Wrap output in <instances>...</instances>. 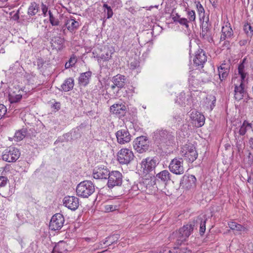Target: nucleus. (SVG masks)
Segmentation results:
<instances>
[{"label": "nucleus", "mask_w": 253, "mask_h": 253, "mask_svg": "<svg viewBox=\"0 0 253 253\" xmlns=\"http://www.w3.org/2000/svg\"><path fill=\"white\" fill-rule=\"evenodd\" d=\"M174 136L172 131L162 128L157 129L152 134V138L158 147L161 149L169 145L173 141Z\"/></svg>", "instance_id": "1"}, {"label": "nucleus", "mask_w": 253, "mask_h": 253, "mask_svg": "<svg viewBox=\"0 0 253 253\" xmlns=\"http://www.w3.org/2000/svg\"><path fill=\"white\" fill-rule=\"evenodd\" d=\"M95 191V186L90 180L81 182L76 187L77 195L84 198H87Z\"/></svg>", "instance_id": "2"}, {"label": "nucleus", "mask_w": 253, "mask_h": 253, "mask_svg": "<svg viewBox=\"0 0 253 253\" xmlns=\"http://www.w3.org/2000/svg\"><path fill=\"white\" fill-rule=\"evenodd\" d=\"M180 154L185 160L190 162H194L198 157L195 147L190 143L186 144L181 148Z\"/></svg>", "instance_id": "3"}, {"label": "nucleus", "mask_w": 253, "mask_h": 253, "mask_svg": "<svg viewBox=\"0 0 253 253\" xmlns=\"http://www.w3.org/2000/svg\"><path fill=\"white\" fill-rule=\"evenodd\" d=\"M169 168L170 172L176 174H182L184 172L183 160L182 158L177 157L173 159L170 162Z\"/></svg>", "instance_id": "4"}, {"label": "nucleus", "mask_w": 253, "mask_h": 253, "mask_svg": "<svg viewBox=\"0 0 253 253\" xmlns=\"http://www.w3.org/2000/svg\"><path fill=\"white\" fill-rule=\"evenodd\" d=\"M133 147L139 153L146 152L149 148V142L146 136L137 137L133 141Z\"/></svg>", "instance_id": "5"}, {"label": "nucleus", "mask_w": 253, "mask_h": 253, "mask_svg": "<svg viewBox=\"0 0 253 253\" xmlns=\"http://www.w3.org/2000/svg\"><path fill=\"white\" fill-rule=\"evenodd\" d=\"M159 164V160L157 157H148L143 159L141 162V168L143 169V172L146 174L154 170L157 165Z\"/></svg>", "instance_id": "6"}, {"label": "nucleus", "mask_w": 253, "mask_h": 253, "mask_svg": "<svg viewBox=\"0 0 253 253\" xmlns=\"http://www.w3.org/2000/svg\"><path fill=\"white\" fill-rule=\"evenodd\" d=\"M108 179L107 186L110 189L121 186L123 182L122 174L117 170L111 172Z\"/></svg>", "instance_id": "7"}, {"label": "nucleus", "mask_w": 253, "mask_h": 253, "mask_svg": "<svg viewBox=\"0 0 253 253\" xmlns=\"http://www.w3.org/2000/svg\"><path fill=\"white\" fill-rule=\"evenodd\" d=\"M112 82L113 84L111 86V89L114 94H115L125 86L126 83V78L125 76L118 74L113 77Z\"/></svg>", "instance_id": "8"}, {"label": "nucleus", "mask_w": 253, "mask_h": 253, "mask_svg": "<svg viewBox=\"0 0 253 253\" xmlns=\"http://www.w3.org/2000/svg\"><path fill=\"white\" fill-rule=\"evenodd\" d=\"M20 156L19 150L15 147H9L5 150L2 156V160L9 162H15Z\"/></svg>", "instance_id": "9"}, {"label": "nucleus", "mask_w": 253, "mask_h": 253, "mask_svg": "<svg viewBox=\"0 0 253 253\" xmlns=\"http://www.w3.org/2000/svg\"><path fill=\"white\" fill-rule=\"evenodd\" d=\"M118 161L121 164H127L134 158L133 152L129 149L125 148L121 149L118 153Z\"/></svg>", "instance_id": "10"}, {"label": "nucleus", "mask_w": 253, "mask_h": 253, "mask_svg": "<svg viewBox=\"0 0 253 253\" xmlns=\"http://www.w3.org/2000/svg\"><path fill=\"white\" fill-rule=\"evenodd\" d=\"M200 37L203 40L208 42L211 43L213 42L212 32L211 31V25L208 22H206L205 23L203 22Z\"/></svg>", "instance_id": "11"}, {"label": "nucleus", "mask_w": 253, "mask_h": 253, "mask_svg": "<svg viewBox=\"0 0 253 253\" xmlns=\"http://www.w3.org/2000/svg\"><path fill=\"white\" fill-rule=\"evenodd\" d=\"M64 222V217L60 213H56L52 216L49 225L51 230H60L63 226Z\"/></svg>", "instance_id": "12"}, {"label": "nucleus", "mask_w": 253, "mask_h": 253, "mask_svg": "<svg viewBox=\"0 0 253 253\" xmlns=\"http://www.w3.org/2000/svg\"><path fill=\"white\" fill-rule=\"evenodd\" d=\"M117 141L121 144L129 142L131 140V135L127 128L122 129L116 133Z\"/></svg>", "instance_id": "13"}, {"label": "nucleus", "mask_w": 253, "mask_h": 253, "mask_svg": "<svg viewBox=\"0 0 253 253\" xmlns=\"http://www.w3.org/2000/svg\"><path fill=\"white\" fill-rule=\"evenodd\" d=\"M190 118L192 121V124L195 126L200 127L204 126L205 118L201 113L195 110L193 111L190 114Z\"/></svg>", "instance_id": "14"}, {"label": "nucleus", "mask_w": 253, "mask_h": 253, "mask_svg": "<svg viewBox=\"0 0 253 253\" xmlns=\"http://www.w3.org/2000/svg\"><path fill=\"white\" fill-rule=\"evenodd\" d=\"M63 204L69 209L75 211L79 207V199L75 196H66L63 199Z\"/></svg>", "instance_id": "15"}, {"label": "nucleus", "mask_w": 253, "mask_h": 253, "mask_svg": "<svg viewBox=\"0 0 253 253\" xmlns=\"http://www.w3.org/2000/svg\"><path fill=\"white\" fill-rule=\"evenodd\" d=\"M126 106L122 104H115L110 107V112L119 118L124 117L126 113Z\"/></svg>", "instance_id": "16"}, {"label": "nucleus", "mask_w": 253, "mask_h": 253, "mask_svg": "<svg viewBox=\"0 0 253 253\" xmlns=\"http://www.w3.org/2000/svg\"><path fill=\"white\" fill-rule=\"evenodd\" d=\"M234 97L236 101H240L243 98L246 94V91L244 88L243 83H240L239 85L234 84Z\"/></svg>", "instance_id": "17"}, {"label": "nucleus", "mask_w": 253, "mask_h": 253, "mask_svg": "<svg viewBox=\"0 0 253 253\" xmlns=\"http://www.w3.org/2000/svg\"><path fill=\"white\" fill-rule=\"evenodd\" d=\"M110 172L109 170L104 167H99L94 170L93 177L95 179H107Z\"/></svg>", "instance_id": "18"}, {"label": "nucleus", "mask_w": 253, "mask_h": 253, "mask_svg": "<svg viewBox=\"0 0 253 253\" xmlns=\"http://www.w3.org/2000/svg\"><path fill=\"white\" fill-rule=\"evenodd\" d=\"M230 65L222 63L218 67V75L221 81L225 80L229 73Z\"/></svg>", "instance_id": "19"}, {"label": "nucleus", "mask_w": 253, "mask_h": 253, "mask_svg": "<svg viewBox=\"0 0 253 253\" xmlns=\"http://www.w3.org/2000/svg\"><path fill=\"white\" fill-rule=\"evenodd\" d=\"M207 56L205 51L199 48L196 52L194 63L197 66L202 65L207 61Z\"/></svg>", "instance_id": "20"}, {"label": "nucleus", "mask_w": 253, "mask_h": 253, "mask_svg": "<svg viewBox=\"0 0 253 253\" xmlns=\"http://www.w3.org/2000/svg\"><path fill=\"white\" fill-rule=\"evenodd\" d=\"M172 242L175 243L176 246H180L183 242L186 241V238L178 231L173 232L169 236Z\"/></svg>", "instance_id": "21"}, {"label": "nucleus", "mask_w": 253, "mask_h": 253, "mask_svg": "<svg viewBox=\"0 0 253 253\" xmlns=\"http://www.w3.org/2000/svg\"><path fill=\"white\" fill-rule=\"evenodd\" d=\"M207 219L204 217L199 216L197 217L195 221H194L192 224H194L195 226H200V234L203 235L206 231V223Z\"/></svg>", "instance_id": "22"}, {"label": "nucleus", "mask_w": 253, "mask_h": 253, "mask_svg": "<svg viewBox=\"0 0 253 253\" xmlns=\"http://www.w3.org/2000/svg\"><path fill=\"white\" fill-rule=\"evenodd\" d=\"M92 72L90 71L81 74L79 78V84L80 85L85 86L89 82Z\"/></svg>", "instance_id": "23"}, {"label": "nucleus", "mask_w": 253, "mask_h": 253, "mask_svg": "<svg viewBox=\"0 0 253 253\" xmlns=\"http://www.w3.org/2000/svg\"><path fill=\"white\" fill-rule=\"evenodd\" d=\"M194 227V224H186L180 228L178 231L180 232L186 239L193 232Z\"/></svg>", "instance_id": "24"}, {"label": "nucleus", "mask_w": 253, "mask_h": 253, "mask_svg": "<svg viewBox=\"0 0 253 253\" xmlns=\"http://www.w3.org/2000/svg\"><path fill=\"white\" fill-rule=\"evenodd\" d=\"M74 80L72 78L66 79L61 85V90L65 92L69 91L73 88Z\"/></svg>", "instance_id": "25"}, {"label": "nucleus", "mask_w": 253, "mask_h": 253, "mask_svg": "<svg viewBox=\"0 0 253 253\" xmlns=\"http://www.w3.org/2000/svg\"><path fill=\"white\" fill-rule=\"evenodd\" d=\"M170 174L167 170H164L157 173L156 175V179H161L164 182H167L170 180Z\"/></svg>", "instance_id": "26"}, {"label": "nucleus", "mask_w": 253, "mask_h": 253, "mask_svg": "<svg viewBox=\"0 0 253 253\" xmlns=\"http://www.w3.org/2000/svg\"><path fill=\"white\" fill-rule=\"evenodd\" d=\"M120 238V236L118 234H114L111 236H109L105 238L104 241H102L101 242V245H105L109 246H110L115 243H116Z\"/></svg>", "instance_id": "27"}, {"label": "nucleus", "mask_w": 253, "mask_h": 253, "mask_svg": "<svg viewBox=\"0 0 253 253\" xmlns=\"http://www.w3.org/2000/svg\"><path fill=\"white\" fill-rule=\"evenodd\" d=\"M65 25L67 29L70 31H73L77 29L79 26V23L74 19H67L65 21Z\"/></svg>", "instance_id": "28"}, {"label": "nucleus", "mask_w": 253, "mask_h": 253, "mask_svg": "<svg viewBox=\"0 0 253 253\" xmlns=\"http://www.w3.org/2000/svg\"><path fill=\"white\" fill-rule=\"evenodd\" d=\"M66 244L63 242H60L54 247L52 253H66Z\"/></svg>", "instance_id": "29"}, {"label": "nucleus", "mask_w": 253, "mask_h": 253, "mask_svg": "<svg viewBox=\"0 0 253 253\" xmlns=\"http://www.w3.org/2000/svg\"><path fill=\"white\" fill-rule=\"evenodd\" d=\"M39 10V5L36 2H32L28 8V13L30 16H34L38 13Z\"/></svg>", "instance_id": "30"}, {"label": "nucleus", "mask_w": 253, "mask_h": 253, "mask_svg": "<svg viewBox=\"0 0 253 253\" xmlns=\"http://www.w3.org/2000/svg\"><path fill=\"white\" fill-rule=\"evenodd\" d=\"M26 132V130L25 129L17 131L15 133L14 139L17 141L22 140L25 137Z\"/></svg>", "instance_id": "31"}, {"label": "nucleus", "mask_w": 253, "mask_h": 253, "mask_svg": "<svg viewBox=\"0 0 253 253\" xmlns=\"http://www.w3.org/2000/svg\"><path fill=\"white\" fill-rule=\"evenodd\" d=\"M179 246H176L174 248V251H169V253H191L190 250L186 247L179 248Z\"/></svg>", "instance_id": "32"}, {"label": "nucleus", "mask_w": 253, "mask_h": 253, "mask_svg": "<svg viewBox=\"0 0 253 253\" xmlns=\"http://www.w3.org/2000/svg\"><path fill=\"white\" fill-rule=\"evenodd\" d=\"M248 126L251 127V124L246 121H244L239 130L240 136H244L246 133Z\"/></svg>", "instance_id": "33"}, {"label": "nucleus", "mask_w": 253, "mask_h": 253, "mask_svg": "<svg viewBox=\"0 0 253 253\" xmlns=\"http://www.w3.org/2000/svg\"><path fill=\"white\" fill-rule=\"evenodd\" d=\"M236 145L238 151L242 150L244 147V137L241 136H235Z\"/></svg>", "instance_id": "34"}, {"label": "nucleus", "mask_w": 253, "mask_h": 253, "mask_svg": "<svg viewBox=\"0 0 253 253\" xmlns=\"http://www.w3.org/2000/svg\"><path fill=\"white\" fill-rule=\"evenodd\" d=\"M221 33L227 36V38H231L233 35V32L230 26H225L222 28Z\"/></svg>", "instance_id": "35"}, {"label": "nucleus", "mask_w": 253, "mask_h": 253, "mask_svg": "<svg viewBox=\"0 0 253 253\" xmlns=\"http://www.w3.org/2000/svg\"><path fill=\"white\" fill-rule=\"evenodd\" d=\"M238 70L239 74L241 76V83H243V81L245 80L247 76V73L245 72V65H243V64H239Z\"/></svg>", "instance_id": "36"}, {"label": "nucleus", "mask_w": 253, "mask_h": 253, "mask_svg": "<svg viewBox=\"0 0 253 253\" xmlns=\"http://www.w3.org/2000/svg\"><path fill=\"white\" fill-rule=\"evenodd\" d=\"M228 226L232 230L240 231L243 229V226L242 225L233 221L229 222L228 223Z\"/></svg>", "instance_id": "37"}, {"label": "nucleus", "mask_w": 253, "mask_h": 253, "mask_svg": "<svg viewBox=\"0 0 253 253\" xmlns=\"http://www.w3.org/2000/svg\"><path fill=\"white\" fill-rule=\"evenodd\" d=\"M244 30L245 32L251 37L253 36V26L250 24L247 23L244 26Z\"/></svg>", "instance_id": "38"}, {"label": "nucleus", "mask_w": 253, "mask_h": 253, "mask_svg": "<svg viewBox=\"0 0 253 253\" xmlns=\"http://www.w3.org/2000/svg\"><path fill=\"white\" fill-rule=\"evenodd\" d=\"M187 15L188 18V21L189 23L195 21L196 14L194 10L188 9L187 10Z\"/></svg>", "instance_id": "39"}, {"label": "nucleus", "mask_w": 253, "mask_h": 253, "mask_svg": "<svg viewBox=\"0 0 253 253\" xmlns=\"http://www.w3.org/2000/svg\"><path fill=\"white\" fill-rule=\"evenodd\" d=\"M48 14L49 16V21L52 26H58L59 24V21L58 19H56L52 14L50 10L48 11Z\"/></svg>", "instance_id": "40"}, {"label": "nucleus", "mask_w": 253, "mask_h": 253, "mask_svg": "<svg viewBox=\"0 0 253 253\" xmlns=\"http://www.w3.org/2000/svg\"><path fill=\"white\" fill-rule=\"evenodd\" d=\"M118 209V207L112 204H106L104 205V210L106 212L113 211Z\"/></svg>", "instance_id": "41"}, {"label": "nucleus", "mask_w": 253, "mask_h": 253, "mask_svg": "<svg viewBox=\"0 0 253 253\" xmlns=\"http://www.w3.org/2000/svg\"><path fill=\"white\" fill-rule=\"evenodd\" d=\"M22 98V95L20 94L14 95H10L9 100L11 103H16L19 101Z\"/></svg>", "instance_id": "42"}, {"label": "nucleus", "mask_w": 253, "mask_h": 253, "mask_svg": "<svg viewBox=\"0 0 253 253\" xmlns=\"http://www.w3.org/2000/svg\"><path fill=\"white\" fill-rule=\"evenodd\" d=\"M94 57H96L99 61L100 59L103 60V61H108L109 60L112 56L111 55L109 54V53L107 52L105 54H102L101 56L96 55L94 56Z\"/></svg>", "instance_id": "43"}, {"label": "nucleus", "mask_w": 253, "mask_h": 253, "mask_svg": "<svg viewBox=\"0 0 253 253\" xmlns=\"http://www.w3.org/2000/svg\"><path fill=\"white\" fill-rule=\"evenodd\" d=\"M189 83L190 85L194 87V88H197L199 85L198 81L194 78L193 76L191 78L188 79Z\"/></svg>", "instance_id": "44"}, {"label": "nucleus", "mask_w": 253, "mask_h": 253, "mask_svg": "<svg viewBox=\"0 0 253 253\" xmlns=\"http://www.w3.org/2000/svg\"><path fill=\"white\" fill-rule=\"evenodd\" d=\"M177 23H179L181 25L184 26L187 29H188L189 27V22L188 19L185 18H181L178 20Z\"/></svg>", "instance_id": "45"}, {"label": "nucleus", "mask_w": 253, "mask_h": 253, "mask_svg": "<svg viewBox=\"0 0 253 253\" xmlns=\"http://www.w3.org/2000/svg\"><path fill=\"white\" fill-rule=\"evenodd\" d=\"M6 111V107L3 104H0V120L5 115Z\"/></svg>", "instance_id": "46"}, {"label": "nucleus", "mask_w": 253, "mask_h": 253, "mask_svg": "<svg viewBox=\"0 0 253 253\" xmlns=\"http://www.w3.org/2000/svg\"><path fill=\"white\" fill-rule=\"evenodd\" d=\"M64 42V41L63 39L58 37L57 39H55L54 42L55 43H57L60 46V47H59V48L60 49V48L63 47Z\"/></svg>", "instance_id": "47"}, {"label": "nucleus", "mask_w": 253, "mask_h": 253, "mask_svg": "<svg viewBox=\"0 0 253 253\" xmlns=\"http://www.w3.org/2000/svg\"><path fill=\"white\" fill-rule=\"evenodd\" d=\"M181 120V119L178 115H175L173 116L171 121L174 124H179Z\"/></svg>", "instance_id": "48"}, {"label": "nucleus", "mask_w": 253, "mask_h": 253, "mask_svg": "<svg viewBox=\"0 0 253 253\" xmlns=\"http://www.w3.org/2000/svg\"><path fill=\"white\" fill-rule=\"evenodd\" d=\"M68 62H69V64H71L73 67L77 62L76 57L74 55H72Z\"/></svg>", "instance_id": "49"}, {"label": "nucleus", "mask_w": 253, "mask_h": 253, "mask_svg": "<svg viewBox=\"0 0 253 253\" xmlns=\"http://www.w3.org/2000/svg\"><path fill=\"white\" fill-rule=\"evenodd\" d=\"M42 14L44 15V16H46V13L48 11V7L45 4H43V3H42Z\"/></svg>", "instance_id": "50"}, {"label": "nucleus", "mask_w": 253, "mask_h": 253, "mask_svg": "<svg viewBox=\"0 0 253 253\" xmlns=\"http://www.w3.org/2000/svg\"><path fill=\"white\" fill-rule=\"evenodd\" d=\"M197 8L198 10V11L200 12V13H204L205 12V10H204V8H203V6L202 5V4L200 3V2L199 1H198L197 3Z\"/></svg>", "instance_id": "51"}, {"label": "nucleus", "mask_w": 253, "mask_h": 253, "mask_svg": "<svg viewBox=\"0 0 253 253\" xmlns=\"http://www.w3.org/2000/svg\"><path fill=\"white\" fill-rule=\"evenodd\" d=\"M113 12L112 8L111 7L108 8L107 9V18H110L113 16Z\"/></svg>", "instance_id": "52"}, {"label": "nucleus", "mask_w": 253, "mask_h": 253, "mask_svg": "<svg viewBox=\"0 0 253 253\" xmlns=\"http://www.w3.org/2000/svg\"><path fill=\"white\" fill-rule=\"evenodd\" d=\"M172 20L174 22H177L178 20L181 18L180 15L178 13H176L175 15H172Z\"/></svg>", "instance_id": "53"}, {"label": "nucleus", "mask_w": 253, "mask_h": 253, "mask_svg": "<svg viewBox=\"0 0 253 253\" xmlns=\"http://www.w3.org/2000/svg\"><path fill=\"white\" fill-rule=\"evenodd\" d=\"M44 64L43 60L42 59H38L37 60V66L39 68H41L42 67Z\"/></svg>", "instance_id": "54"}, {"label": "nucleus", "mask_w": 253, "mask_h": 253, "mask_svg": "<svg viewBox=\"0 0 253 253\" xmlns=\"http://www.w3.org/2000/svg\"><path fill=\"white\" fill-rule=\"evenodd\" d=\"M189 180L190 181V182H192V183L193 184H195L196 182V178L195 177V176L193 175H190L189 177Z\"/></svg>", "instance_id": "55"}, {"label": "nucleus", "mask_w": 253, "mask_h": 253, "mask_svg": "<svg viewBox=\"0 0 253 253\" xmlns=\"http://www.w3.org/2000/svg\"><path fill=\"white\" fill-rule=\"evenodd\" d=\"M226 39H228L227 36H226V35H224L223 33H222L221 35L220 36L219 43H222L223 41H226Z\"/></svg>", "instance_id": "56"}, {"label": "nucleus", "mask_w": 253, "mask_h": 253, "mask_svg": "<svg viewBox=\"0 0 253 253\" xmlns=\"http://www.w3.org/2000/svg\"><path fill=\"white\" fill-rule=\"evenodd\" d=\"M221 44H222L223 47H226L228 48L229 45V42L228 40H226L223 41Z\"/></svg>", "instance_id": "57"}, {"label": "nucleus", "mask_w": 253, "mask_h": 253, "mask_svg": "<svg viewBox=\"0 0 253 253\" xmlns=\"http://www.w3.org/2000/svg\"><path fill=\"white\" fill-rule=\"evenodd\" d=\"M137 66V63L136 62H131L129 65L130 68L131 69H134Z\"/></svg>", "instance_id": "58"}, {"label": "nucleus", "mask_w": 253, "mask_h": 253, "mask_svg": "<svg viewBox=\"0 0 253 253\" xmlns=\"http://www.w3.org/2000/svg\"><path fill=\"white\" fill-rule=\"evenodd\" d=\"M71 67H72L71 64H69L68 62H67L65 64V67L66 69H68Z\"/></svg>", "instance_id": "59"}, {"label": "nucleus", "mask_w": 253, "mask_h": 253, "mask_svg": "<svg viewBox=\"0 0 253 253\" xmlns=\"http://www.w3.org/2000/svg\"><path fill=\"white\" fill-rule=\"evenodd\" d=\"M248 182L250 183H253V179L251 178V176L248 177Z\"/></svg>", "instance_id": "60"}, {"label": "nucleus", "mask_w": 253, "mask_h": 253, "mask_svg": "<svg viewBox=\"0 0 253 253\" xmlns=\"http://www.w3.org/2000/svg\"><path fill=\"white\" fill-rule=\"evenodd\" d=\"M85 240L86 241H92L93 242H94L95 240V238H85Z\"/></svg>", "instance_id": "61"}, {"label": "nucleus", "mask_w": 253, "mask_h": 253, "mask_svg": "<svg viewBox=\"0 0 253 253\" xmlns=\"http://www.w3.org/2000/svg\"><path fill=\"white\" fill-rule=\"evenodd\" d=\"M249 141L251 145H252V148L253 149V137L251 138Z\"/></svg>", "instance_id": "62"}, {"label": "nucleus", "mask_w": 253, "mask_h": 253, "mask_svg": "<svg viewBox=\"0 0 253 253\" xmlns=\"http://www.w3.org/2000/svg\"><path fill=\"white\" fill-rule=\"evenodd\" d=\"M103 7L104 8H106V9H107L108 8L111 7L110 6L108 5V4H106V3H104L103 5Z\"/></svg>", "instance_id": "63"}, {"label": "nucleus", "mask_w": 253, "mask_h": 253, "mask_svg": "<svg viewBox=\"0 0 253 253\" xmlns=\"http://www.w3.org/2000/svg\"><path fill=\"white\" fill-rule=\"evenodd\" d=\"M246 61V58H244L242 60V62L240 63V64H243V65H244V64H245V62Z\"/></svg>", "instance_id": "64"}]
</instances>
